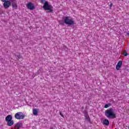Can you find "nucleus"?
Here are the masks:
<instances>
[{
    "mask_svg": "<svg viewBox=\"0 0 129 129\" xmlns=\"http://www.w3.org/2000/svg\"><path fill=\"white\" fill-rule=\"evenodd\" d=\"M11 5H12L11 1L7 0L4 3L3 6L5 9H9L11 7Z\"/></svg>",
    "mask_w": 129,
    "mask_h": 129,
    "instance_id": "5",
    "label": "nucleus"
},
{
    "mask_svg": "<svg viewBox=\"0 0 129 129\" xmlns=\"http://www.w3.org/2000/svg\"><path fill=\"white\" fill-rule=\"evenodd\" d=\"M25 116V114L22 112H18L15 114V117L16 119H24Z\"/></svg>",
    "mask_w": 129,
    "mask_h": 129,
    "instance_id": "4",
    "label": "nucleus"
},
{
    "mask_svg": "<svg viewBox=\"0 0 129 129\" xmlns=\"http://www.w3.org/2000/svg\"><path fill=\"white\" fill-rule=\"evenodd\" d=\"M7 0H1V2L3 3H5V2H7Z\"/></svg>",
    "mask_w": 129,
    "mask_h": 129,
    "instance_id": "18",
    "label": "nucleus"
},
{
    "mask_svg": "<svg viewBox=\"0 0 129 129\" xmlns=\"http://www.w3.org/2000/svg\"><path fill=\"white\" fill-rule=\"evenodd\" d=\"M112 3H111L110 4V8H112Z\"/></svg>",
    "mask_w": 129,
    "mask_h": 129,
    "instance_id": "19",
    "label": "nucleus"
},
{
    "mask_svg": "<svg viewBox=\"0 0 129 129\" xmlns=\"http://www.w3.org/2000/svg\"><path fill=\"white\" fill-rule=\"evenodd\" d=\"M63 23L66 24V25H68V26H71L75 24L74 23V21H73V19H72V18H70L69 17H66L64 18Z\"/></svg>",
    "mask_w": 129,
    "mask_h": 129,
    "instance_id": "3",
    "label": "nucleus"
},
{
    "mask_svg": "<svg viewBox=\"0 0 129 129\" xmlns=\"http://www.w3.org/2000/svg\"><path fill=\"white\" fill-rule=\"evenodd\" d=\"M12 119H13V116H12V115H8V116H6L5 118V120L6 121H7V122L8 121L12 120Z\"/></svg>",
    "mask_w": 129,
    "mask_h": 129,
    "instance_id": "9",
    "label": "nucleus"
},
{
    "mask_svg": "<svg viewBox=\"0 0 129 129\" xmlns=\"http://www.w3.org/2000/svg\"><path fill=\"white\" fill-rule=\"evenodd\" d=\"M127 36H129V33H127Z\"/></svg>",
    "mask_w": 129,
    "mask_h": 129,
    "instance_id": "20",
    "label": "nucleus"
},
{
    "mask_svg": "<svg viewBox=\"0 0 129 129\" xmlns=\"http://www.w3.org/2000/svg\"><path fill=\"white\" fill-rule=\"evenodd\" d=\"M61 25H63V23H61Z\"/></svg>",
    "mask_w": 129,
    "mask_h": 129,
    "instance_id": "21",
    "label": "nucleus"
},
{
    "mask_svg": "<svg viewBox=\"0 0 129 129\" xmlns=\"http://www.w3.org/2000/svg\"><path fill=\"white\" fill-rule=\"evenodd\" d=\"M84 114L86 120L88 121H90V118L89 117V115H88V113L86 112Z\"/></svg>",
    "mask_w": 129,
    "mask_h": 129,
    "instance_id": "11",
    "label": "nucleus"
},
{
    "mask_svg": "<svg viewBox=\"0 0 129 129\" xmlns=\"http://www.w3.org/2000/svg\"><path fill=\"white\" fill-rule=\"evenodd\" d=\"M122 66V60L119 61L116 66V70H119V69L121 68Z\"/></svg>",
    "mask_w": 129,
    "mask_h": 129,
    "instance_id": "8",
    "label": "nucleus"
},
{
    "mask_svg": "<svg viewBox=\"0 0 129 129\" xmlns=\"http://www.w3.org/2000/svg\"><path fill=\"white\" fill-rule=\"evenodd\" d=\"M26 8L28 9V10H30L31 11L34 10L35 6H34V4L31 2L28 3L26 5Z\"/></svg>",
    "mask_w": 129,
    "mask_h": 129,
    "instance_id": "7",
    "label": "nucleus"
},
{
    "mask_svg": "<svg viewBox=\"0 0 129 129\" xmlns=\"http://www.w3.org/2000/svg\"><path fill=\"white\" fill-rule=\"evenodd\" d=\"M12 8L13 10H17L18 9V4L16 0H11Z\"/></svg>",
    "mask_w": 129,
    "mask_h": 129,
    "instance_id": "6",
    "label": "nucleus"
},
{
    "mask_svg": "<svg viewBox=\"0 0 129 129\" xmlns=\"http://www.w3.org/2000/svg\"><path fill=\"white\" fill-rule=\"evenodd\" d=\"M14 123V122L13 120L7 121V125H8V126H12V125H13Z\"/></svg>",
    "mask_w": 129,
    "mask_h": 129,
    "instance_id": "13",
    "label": "nucleus"
},
{
    "mask_svg": "<svg viewBox=\"0 0 129 129\" xmlns=\"http://www.w3.org/2000/svg\"><path fill=\"white\" fill-rule=\"evenodd\" d=\"M105 115L107 118H116V115L114 113V111L112 108H110L105 111Z\"/></svg>",
    "mask_w": 129,
    "mask_h": 129,
    "instance_id": "1",
    "label": "nucleus"
},
{
    "mask_svg": "<svg viewBox=\"0 0 129 129\" xmlns=\"http://www.w3.org/2000/svg\"><path fill=\"white\" fill-rule=\"evenodd\" d=\"M127 55H128V53H127V52H126V51H124L123 53V56H127Z\"/></svg>",
    "mask_w": 129,
    "mask_h": 129,
    "instance_id": "15",
    "label": "nucleus"
},
{
    "mask_svg": "<svg viewBox=\"0 0 129 129\" xmlns=\"http://www.w3.org/2000/svg\"><path fill=\"white\" fill-rule=\"evenodd\" d=\"M103 124L105 125H108L109 124V121L107 119H104L103 121Z\"/></svg>",
    "mask_w": 129,
    "mask_h": 129,
    "instance_id": "12",
    "label": "nucleus"
},
{
    "mask_svg": "<svg viewBox=\"0 0 129 129\" xmlns=\"http://www.w3.org/2000/svg\"><path fill=\"white\" fill-rule=\"evenodd\" d=\"M23 125V124L22 123H17L16 124L15 128V129H20L21 128V126Z\"/></svg>",
    "mask_w": 129,
    "mask_h": 129,
    "instance_id": "10",
    "label": "nucleus"
},
{
    "mask_svg": "<svg viewBox=\"0 0 129 129\" xmlns=\"http://www.w3.org/2000/svg\"><path fill=\"white\" fill-rule=\"evenodd\" d=\"M41 4H44L43 9L45 11H48V13H52L53 12V6L49 5L47 2H45V0H41Z\"/></svg>",
    "mask_w": 129,
    "mask_h": 129,
    "instance_id": "2",
    "label": "nucleus"
},
{
    "mask_svg": "<svg viewBox=\"0 0 129 129\" xmlns=\"http://www.w3.org/2000/svg\"><path fill=\"white\" fill-rule=\"evenodd\" d=\"M39 111V109L35 108L33 109V113L34 115H37L38 114V112Z\"/></svg>",
    "mask_w": 129,
    "mask_h": 129,
    "instance_id": "14",
    "label": "nucleus"
},
{
    "mask_svg": "<svg viewBox=\"0 0 129 129\" xmlns=\"http://www.w3.org/2000/svg\"><path fill=\"white\" fill-rule=\"evenodd\" d=\"M108 107H109V105H108V104H107L105 105V106H104L105 108H107Z\"/></svg>",
    "mask_w": 129,
    "mask_h": 129,
    "instance_id": "16",
    "label": "nucleus"
},
{
    "mask_svg": "<svg viewBox=\"0 0 129 129\" xmlns=\"http://www.w3.org/2000/svg\"><path fill=\"white\" fill-rule=\"evenodd\" d=\"M59 114L62 117H64V115L62 114V112H60Z\"/></svg>",
    "mask_w": 129,
    "mask_h": 129,
    "instance_id": "17",
    "label": "nucleus"
}]
</instances>
